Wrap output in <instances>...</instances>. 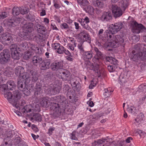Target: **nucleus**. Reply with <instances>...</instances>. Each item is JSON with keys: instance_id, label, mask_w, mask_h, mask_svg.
I'll list each match as a JSON object with an SVG mask.
<instances>
[{"instance_id": "obj_51", "label": "nucleus", "mask_w": 146, "mask_h": 146, "mask_svg": "<svg viewBox=\"0 0 146 146\" xmlns=\"http://www.w3.org/2000/svg\"><path fill=\"white\" fill-rule=\"evenodd\" d=\"M59 47L57 50V52L60 54H63L64 52L65 48L62 46L61 45Z\"/></svg>"}, {"instance_id": "obj_1", "label": "nucleus", "mask_w": 146, "mask_h": 146, "mask_svg": "<svg viewBox=\"0 0 146 146\" xmlns=\"http://www.w3.org/2000/svg\"><path fill=\"white\" fill-rule=\"evenodd\" d=\"M51 100L56 102L57 103H54L52 106L53 110L52 111V114L54 117H58L60 115L61 110L66 112V110L68 107V103H66V99L62 95L52 98Z\"/></svg>"}, {"instance_id": "obj_19", "label": "nucleus", "mask_w": 146, "mask_h": 146, "mask_svg": "<svg viewBox=\"0 0 146 146\" xmlns=\"http://www.w3.org/2000/svg\"><path fill=\"white\" fill-rule=\"evenodd\" d=\"M25 80L22 79L20 77L17 79V87L20 90H23V89L26 88L25 86L28 84H26L25 83Z\"/></svg>"}, {"instance_id": "obj_55", "label": "nucleus", "mask_w": 146, "mask_h": 146, "mask_svg": "<svg viewBox=\"0 0 146 146\" xmlns=\"http://www.w3.org/2000/svg\"><path fill=\"white\" fill-rule=\"evenodd\" d=\"M60 46V44L59 43H55L52 44V46L54 49H58Z\"/></svg>"}, {"instance_id": "obj_9", "label": "nucleus", "mask_w": 146, "mask_h": 146, "mask_svg": "<svg viewBox=\"0 0 146 146\" xmlns=\"http://www.w3.org/2000/svg\"><path fill=\"white\" fill-rule=\"evenodd\" d=\"M123 23L121 22L115 23L114 24H111L110 26L109 29L112 32V34H114L117 33L120 31L123 27Z\"/></svg>"}, {"instance_id": "obj_28", "label": "nucleus", "mask_w": 146, "mask_h": 146, "mask_svg": "<svg viewBox=\"0 0 146 146\" xmlns=\"http://www.w3.org/2000/svg\"><path fill=\"white\" fill-rule=\"evenodd\" d=\"M12 57L15 60H19L20 58L21 54L17 50L11 52Z\"/></svg>"}, {"instance_id": "obj_43", "label": "nucleus", "mask_w": 146, "mask_h": 146, "mask_svg": "<svg viewBox=\"0 0 146 146\" xmlns=\"http://www.w3.org/2000/svg\"><path fill=\"white\" fill-rule=\"evenodd\" d=\"M46 30V29L45 27L42 25L40 26V27H39L38 29H37L38 32L42 34L45 32Z\"/></svg>"}, {"instance_id": "obj_17", "label": "nucleus", "mask_w": 146, "mask_h": 146, "mask_svg": "<svg viewBox=\"0 0 146 146\" xmlns=\"http://www.w3.org/2000/svg\"><path fill=\"white\" fill-rule=\"evenodd\" d=\"M1 38L2 41L5 42L7 43H10L13 39L11 35L8 33L2 34L1 36Z\"/></svg>"}, {"instance_id": "obj_36", "label": "nucleus", "mask_w": 146, "mask_h": 146, "mask_svg": "<svg viewBox=\"0 0 146 146\" xmlns=\"http://www.w3.org/2000/svg\"><path fill=\"white\" fill-rule=\"evenodd\" d=\"M78 21L84 28L86 29H89V27H88L87 24L86 25V24L85 23V22L84 19H79L78 20Z\"/></svg>"}, {"instance_id": "obj_42", "label": "nucleus", "mask_w": 146, "mask_h": 146, "mask_svg": "<svg viewBox=\"0 0 146 146\" xmlns=\"http://www.w3.org/2000/svg\"><path fill=\"white\" fill-rule=\"evenodd\" d=\"M127 110L129 112L131 113H133L134 114H135V113H136L137 110L133 106H131L129 108H128Z\"/></svg>"}, {"instance_id": "obj_6", "label": "nucleus", "mask_w": 146, "mask_h": 146, "mask_svg": "<svg viewBox=\"0 0 146 146\" xmlns=\"http://www.w3.org/2000/svg\"><path fill=\"white\" fill-rule=\"evenodd\" d=\"M10 59L9 50L7 49H5L0 54V64H5L9 61Z\"/></svg>"}, {"instance_id": "obj_37", "label": "nucleus", "mask_w": 146, "mask_h": 146, "mask_svg": "<svg viewBox=\"0 0 146 146\" xmlns=\"http://www.w3.org/2000/svg\"><path fill=\"white\" fill-rule=\"evenodd\" d=\"M144 117V115L142 113H140L137 116L136 118L135 119V121L137 123L140 124L142 121Z\"/></svg>"}, {"instance_id": "obj_12", "label": "nucleus", "mask_w": 146, "mask_h": 146, "mask_svg": "<svg viewBox=\"0 0 146 146\" xmlns=\"http://www.w3.org/2000/svg\"><path fill=\"white\" fill-rule=\"evenodd\" d=\"M44 89L45 91L49 95H54L59 92L60 88L59 87L52 88L51 86H48V87L45 86Z\"/></svg>"}, {"instance_id": "obj_41", "label": "nucleus", "mask_w": 146, "mask_h": 146, "mask_svg": "<svg viewBox=\"0 0 146 146\" xmlns=\"http://www.w3.org/2000/svg\"><path fill=\"white\" fill-rule=\"evenodd\" d=\"M31 48L32 50L35 51L36 53L39 54V48L35 44H31Z\"/></svg>"}, {"instance_id": "obj_33", "label": "nucleus", "mask_w": 146, "mask_h": 146, "mask_svg": "<svg viewBox=\"0 0 146 146\" xmlns=\"http://www.w3.org/2000/svg\"><path fill=\"white\" fill-rule=\"evenodd\" d=\"M12 14L14 15H18L20 13V7H14L12 9Z\"/></svg>"}, {"instance_id": "obj_63", "label": "nucleus", "mask_w": 146, "mask_h": 146, "mask_svg": "<svg viewBox=\"0 0 146 146\" xmlns=\"http://www.w3.org/2000/svg\"><path fill=\"white\" fill-rule=\"evenodd\" d=\"M60 27L62 29H67L69 28V27L67 24L66 23H64L61 24Z\"/></svg>"}, {"instance_id": "obj_21", "label": "nucleus", "mask_w": 146, "mask_h": 146, "mask_svg": "<svg viewBox=\"0 0 146 146\" xmlns=\"http://www.w3.org/2000/svg\"><path fill=\"white\" fill-rule=\"evenodd\" d=\"M71 82L72 83V86L74 88V89L76 91L78 92L81 88V86L79 82L76 80L75 81H71Z\"/></svg>"}, {"instance_id": "obj_7", "label": "nucleus", "mask_w": 146, "mask_h": 146, "mask_svg": "<svg viewBox=\"0 0 146 146\" xmlns=\"http://www.w3.org/2000/svg\"><path fill=\"white\" fill-rule=\"evenodd\" d=\"M34 24L31 22L26 23L23 27V32L21 33L22 37L27 35L28 33H30L33 30Z\"/></svg>"}, {"instance_id": "obj_14", "label": "nucleus", "mask_w": 146, "mask_h": 146, "mask_svg": "<svg viewBox=\"0 0 146 146\" xmlns=\"http://www.w3.org/2000/svg\"><path fill=\"white\" fill-rule=\"evenodd\" d=\"M61 76V78L65 80V81L68 80L71 81V75L69 72L65 69H62L60 72Z\"/></svg>"}, {"instance_id": "obj_38", "label": "nucleus", "mask_w": 146, "mask_h": 146, "mask_svg": "<svg viewBox=\"0 0 146 146\" xmlns=\"http://www.w3.org/2000/svg\"><path fill=\"white\" fill-rule=\"evenodd\" d=\"M117 67V66L114 65H111L108 66L107 68L110 72H113L115 70V69Z\"/></svg>"}, {"instance_id": "obj_61", "label": "nucleus", "mask_w": 146, "mask_h": 146, "mask_svg": "<svg viewBox=\"0 0 146 146\" xmlns=\"http://www.w3.org/2000/svg\"><path fill=\"white\" fill-rule=\"evenodd\" d=\"M110 62L112 65H114L117 66V61L115 58H113L110 61Z\"/></svg>"}, {"instance_id": "obj_53", "label": "nucleus", "mask_w": 146, "mask_h": 146, "mask_svg": "<svg viewBox=\"0 0 146 146\" xmlns=\"http://www.w3.org/2000/svg\"><path fill=\"white\" fill-rule=\"evenodd\" d=\"M3 75L0 74V87H1L2 85L5 84H3L5 82V80L4 79L3 77Z\"/></svg>"}, {"instance_id": "obj_30", "label": "nucleus", "mask_w": 146, "mask_h": 146, "mask_svg": "<svg viewBox=\"0 0 146 146\" xmlns=\"http://www.w3.org/2000/svg\"><path fill=\"white\" fill-rule=\"evenodd\" d=\"M146 46V45L144 44H138L135 45L134 46V48L137 51H142L144 50V48H145L144 47Z\"/></svg>"}, {"instance_id": "obj_39", "label": "nucleus", "mask_w": 146, "mask_h": 146, "mask_svg": "<svg viewBox=\"0 0 146 146\" xmlns=\"http://www.w3.org/2000/svg\"><path fill=\"white\" fill-rule=\"evenodd\" d=\"M8 140V139L7 138H6L4 139V142H3L1 145H2V146H9V145H11V143L10 142H11L10 140H8Z\"/></svg>"}, {"instance_id": "obj_59", "label": "nucleus", "mask_w": 146, "mask_h": 146, "mask_svg": "<svg viewBox=\"0 0 146 146\" xmlns=\"http://www.w3.org/2000/svg\"><path fill=\"white\" fill-rule=\"evenodd\" d=\"M21 91L23 92L24 94L25 95H26L27 96L29 95L30 94V92L26 87L23 90Z\"/></svg>"}, {"instance_id": "obj_40", "label": "nucleus", "mask_w": 146, "mask_h": 146, "mask_svg": "<svg viewBox=\"0 0 146 146\" xmlns=\"http://www.w3.org/2000/svg\"><path fill=\"white\" fill-rule=\"evenodd\" d=\"M53 74L52 72L48 71L46 72L45 78L47 79H51L53 77Z\"/></svg>"}, {"instance_id": "obj_27", "label": "nucleus", "mask_w": 146, "mask_h": 146, "mask_svg": "<svg viewBox=\"0 0 146 146\" xmlns=\"http://www.w3.org/2000/svg\"><path fill=\"white\" fill-rule=\"evenodd\" d=\"M18 47L20 51H23L26 50L28 47L27 44L26 42H24L19 44Z\"/></svg>"}, {"instance_id": "obj_62", "label": "nucleus", "mask_w": 146, "mask_h": 146, "mask_svg": "<svg viewBox=\"0 0 146 146\" xmlns=\"http://www.w3.org/2000/svg\"><path fill=\"white\" fill-rule=\"evenodd\" d=\"M13 132V131H8V133H7V139L9 138H11L13 136V134L12 132Z\"/></svg>"}, {"instance_id": "obj_24", "label": "nucleus", "mask_w": 146, "mask_h": 146, "mask_svg": "<svg viewBox=\"0 0 146 146\" xmlns=\"http://www.w3.org/2000/svg\"><path fill=\"white\" fill-rule=\"evenodd\" d=\"M7 86V90L9 89L13 90L15 87V84L14 81L12 80H9L7 82V85L5 84Z\"/></svg>"}, {"instance_id": "obj_47", "label": "nucleus", "mask_w": 146, "mask_h": 146, "mask_svg": "<svg viewBox=\"0 0 146 146\" xmlns=\"http://www.w3.org/2000/svg\"><path fill=\"white\" fill-rule=\"evenodd\" d=\"M83 40H86L89 42H90V38L89 35L88 34H85L83 36Z\"/></svg>"}, {"instance_id": "obj_64", "label": "nucleus", "mask_w": 146, "mask_h": 146, "mask_svg": "<svg viewBox=\"0 0 146 146\" xmlns=\"http://www.w3.org/2000/svg\"><path fill=\"white\" fill-rule=\"evenodd\" d=\"M74 91H73V90H71V89L69 90L68 92L67 93V95H73V94H74Z\"/></svg>"}, {"instance_id": "obj_20", "label": "nucleus", "mask_w": 146, "mask_h": 146, "mask_svg": "<svg viewBox=\"0 0 146 146\" xmlns=\"http://www.w3.org/2000/svg\"><path fill=\"white\" fill-rule=\"evenodd\" d=\"M42 86L40 83L37 82L35 86V95L36 96L40 94L42 92Z\"/></svg>"}, {"instance_id": "obj_31", "label": "nucleus", "mask_w": 146, "mask_h": 146, "mask_svg": "<svg viewBox=\"0 0 146 146\" xmlns=\"http://www.w3.org/2000/svg\"><path fill=\"white\" fill-rule=\"evenodd\" d=\"M14 143L15 145L19 144V146H21L23 144L24 145L25 143V142L20 137H17L15 139Z\"/></svg>"}, {"instance_id": "obj_60", "label": "nucleus", "mask_w": 146, "mask_h": 146, "mask_svg": "<svg viewBox=\"0 0 146 146\" xmlns=\"http://www.w3.org/2000/svg\"><path fill=\"white\" fill-rule=\"evenodd\" d=\"M70 89V87L68 85H65L63 88V91L65 93H67Z\"/></svg>"}, {"instance_id": "obj_18", "label": "nucleus", "mask_w": 146, "mask_h": 146, "mask_svg": "<svg viewBox=\"0 0 146 146\" xmlns=\"http://www.w3.org/2000/svg\"><path fill=\"white\" fill-rule=\"evenodd\" d=\"M143 52H139L137 53V57L136 55H134L135 59H140L143 60L146 59V48H144V50H142Z\"/></svg>"}, {"instance_id": "obj_13", "label": "nucleus", "mask_w": 146, "mask_h": 146, "mask_svg": "<svg viewBox=\"0 0 146 146\" xmlns=\"http://www.w3.org/2000/svg\"><path fill=\"white\" fill-rule=\"evenodd\" d=\"M112 19V15L110 11L104 12L100 17V20L103 21H109Z\"/></svg>"}, {"instance_id": "obj_4", "label": "nucleus", "mask_w": 146, "mask_h": 146, "mask_svg": "<svg viewBox=\"0 0 146 146\" xmlns=\"http://www.w3.org/2000/svg\"><path fill=\"white\" fill-rule=\"evenodd\" d=\"M23 76L26 84H28L31 80L33 82H36L38 79V73L34 69L28 70Z\"/></svg>"}, {"instance_id": "obj_49", "label": "nucleus", "mask_w": 146, "mask_h": 146, "mask_svg": "<svg viewBox=\"0 0 146 146\" xmlns=\"http://www.w3.org/2000/svg\"><path fill=\"white\" fill-rule=\"evenodd\" d=\"M17 47H18V46H17L15 44H12L10 46V48L11 50V52H13L17 50Z\"/></svg>"}, {"instance_id": "obj_52", "label": "nucleus", "mask_w": 146, "mask_h": 146, "mask_svg": "<svg viewBox=\"0 0 146 146\" xmlns=\"http://www.w3.org/2000/svg\"><path fill=\"white\" fill-rule=\"evenodd\" d=\"M119 81H120L121 83L123 84L126 82V79L125 77H124L122 75H120L119 77Z\"/></svg>"}, {"instance_id": "obj_58", "label": "nucleus", "mask_w": 146, "mask_h": 146, "mask_svg": "<svg viewBox=\"0 0 146 146\" xmlns=\"http://www.w3.org/2000/svg\"><path fill=\"white\" fill-rule=\"evenodd\" d=\"M135 131L136 133H138V134L139 135L140 137H142V136L144 135V134L145 133L143 131H142L137 129L135 130Z\"/></svg>"}, {"instance_id": "obj_48", "label": "nucleus", "mask_w": 146, "mask_h": 146, "mask_svg": "<svg viewBox=\"0 0 146 146\" xmlns=\"http://www.w3.org/2000/svg\"><path fill=\"white\" fill-rule=\"evenodd\" d=\"M26 18L31 21H33L35 20V17L32 16L30 13L26 15Z\"/></svg>"}, {"instance_id": "obj_54", "label": "nucleus", "mask_w": 146, "mask_h": 146, "mask_svg": "<svg viewBox=\"0 0 146 146\" xmlns=\"http://www.w3.org/2000/svg\"><path fill=\"white\" fill-rule=\"evenodd\" d=\"M7 17V14L6 12L0 13V19H3Z\"/></svg>"}, {"instance_id": "obj_50", "label": "nucleus", "mask_w": 146, "mask_h": 146, "mask_svg": "<svg viewBox=\"0 0 146 146\" xmlns=\"http://www.w3.org/2000/svg\"><path fill=\"white\" fill-rule=\"evenodd\" d=\"M87 11L89 13L92 14L94 12V9L90 5H89L87 7Z\"/></svg>"}, {"instance_id": "obj_11", "label": "nucleus", "mask_w": 146, "mask_h": 146, "mask_svg": "<svg viewBox=\"0 0 146 146\" xmlns=\"http://www.w3.org/2000/svg\"><path fill=\"white\" fill-rule=\"evenodd\" d=\"M111 8L114 17L115 18L119 17L122 15L123 11L119 7L114 5H112Z\"/></svg>"}, {"instance_id": "obj_10", "label": "nucleus", "mask_w": 146, "mask_h": 146, "mask_svg": "<svg viewBox=\"0 0 146 146\" xmlns=\"http://www.w3.org/2000/svg\"><path fill=\"white\" fill-rule=\"evenodd\" d=\"M21 18L12 17L7 20V25L9 27H15L17 26L20 23Z\"/></svg>"}, {"instance_id": "obj_44", "label": "nucleus", "mask_w": 146, "mask_h": 146, "mask_svg": "<svg viewBox=\"0 0 146 146\" xmlns=\"http://www.w3.org/2000/svg\"><path fill=\"white\" fill-rule=\"evenodd\" d=\"M112 92V91L110 90V88L106 89L104 90V94L105 96L108 97L111 95Z\"/></svg>"}, {"instance_id": "obj_16", "label": "nucleus", "mask_w": 146, "mask_h": 146, "mask_svg": "<svg viewBox=\"0 0 146 146\" xmlns=\"http://www.w3.org/2000/svg\"><path fill=\"white\" fill-rule=\"evenodd\" d=\"M63 62L62 61H55L52 64L51 68L53 71L57 70L59 69H61L63 67Z\"/></svg>"}, {"instance_id": "obj_26", "label": "nucleus", "mask_w": 146, "mask_h": 146, "mask_svg": "<svg viewBox=\"0 0 146 146\" xmlns=\"http://www.w3.org/2000/svg\"><path fill=\"white\" fill-rule=\"evenodd\" d=\"M94 50L96 52V56H97V59H102L104 58V55L102 53L97 47L94 48Z\"/></svg>"}, {"instance_id": "obj_57", "label": "nucleus", "mask_w": 146, "mask_h": 146, "mask_svg": "<svg viewBox=\"0 0 146 146\" xmlns=\"http://www.w3.org/2000/svg\"><path fill=\"white\" fill-rule=\"evenodd\" d=\"M78 48L80 50V51L82 52H84L83 43L80 42L78 44Z\"/></svg>"}, {"instance_id": "obj_2", "label": "nucleus", "mask_w": 146, "mask_h": 146, "mask_svg": "<svg viewBox=\"0 0 146 146\" xmlns=\"http://www.w3.org/2000/svg\"><path fill=\"white\" fill-rule=\"evenodd\" d=\"M5 84L3 85L0 87L1 93L3 94L5 98L12 105L18 109L19 108L18 106L19 100L21 98V94L19 91L16 90L13 92L12 94L10 92H8Z\"/></svg>"}, {"instance_id": "obj_29", "label": "nucleus", "mask_w": 146, "mask_h": 146, "mask_svg": "<svg viewBox=\"0 0 146 146\" xmlns=\"http://www.w3.org/2000/svg\"><path fill=\"white\" fill-rule=\"evenodd\" d=\"M52 102H50L47 99L43 98L41 101L40 104L41 106L44 107H48L50 105Z\"/></svg>"}, {"instance_id": "obj_22", "label": "nucleus", "mask_w": 146, "mask_h": 146, "mask_svg": "<svg viewBox=\"0 0 146 146\" xmlns=\"http://www.w3.org/2000/svg\"><path fill=\"white\" fill-rule=\"evenodd\" d=\"M120 5L121 9L124 11L128 7L129 4V2L128 0H123L121 1Z\"/></svg>"}, {"instance_id": "obj_15", "label": "nucleus", "mask_w": 146, "mask_h": 146, "mask_svg": "<svg viewBox=\"0 0 146 146\" xmlns=\"http://www.w3.org/2000/svg\"><path fill=\"white\" fill-rule=\"evenodd\" d=\"M24 69L21 66H18L16 67L15 69V73L17 76H18V78L20 77L24 80L23 76L25 75Z\"/></svg>"}, {"instance_id": "obj_45", "label": "nucleus", "mask_w": 146, "mask_h": 146, "mask_svg": "<svg viewBox=\"0 0 146 146\" xmlns=\"http://www.w3.org/2000/svg\"><path fill=\"white\" fill-rule=\"evenodd\" d=\"M77 1L78 4L83 6L87 5L88 3L87 0H77Z\"/></svg>"}, {"instance_id": "obj_34", "label": "nucleus", "mask_w": 146, "mask_h": 146, "mask_svg": "<svg viewBox=\"0 0 146 146\" xmlns=\"http://www.w3.org/2000/svg\"><path fill=\"white\" fill-rule=\"evenodd\" d=\"M32 119H35L36 121H40L41 120V117L39 113H36L33 114Z\"/></svg>"}, {"instance_id": "obj_8", "label": "nucleus", "mask_w": 146, "mask_h": 146, "mask_svg": "<svg viewBox=\"0 0 146 146\" xmlns=\"http://www.w3.org/2000/svg\"><path fill=\"white\" fill-rule=\"evenodd\" d=\"M131 26L132 27L133 32L135 33H139L140 32H144L145 30V28H146L142 24H138L135 21H133Z\"/></svg>"}, {"instance_id": "obj_25", "label": "nucleus", "mask_w": 146, "mask_h": 146, "mask_svg": "<svg viewBox=\"0 0 146 146\" xmlns=\"http://www.w3.org/2000/svg\"><path fill=\"white\" fill-rule=\"evenodd\" d=\"M106 140V139H102L98 140L97 141H95L92 144L93 146H95L96 145H99L100 146H106L104 144Z\"/></svg>"}, {"instance_id": "obj_35", "label": "nucleus", "mask_w": 146, "mask_h": 146, "mask_svg": "<svg viewBox=\"0 0 146 146\" xmlns=\"http://www.w3.org/2000/svg\"><path fill=\"white\" fill-rule=\"evenodd\" d=\"M84 54L86 58L88 59H91L93 57L92 52L91 51L84 52Z\"/></svg>"}, {"instance_id": "obj_3", "label": "nucleus", "mask_w": 146, "mask_h": 146, "mask_svg": "<svg viewBox=\"0 0 146 146\" xmlns=\"http://www.w3.org/2000/svg\"><path fill=\"white\" fill-rule=\"evenodd\" d=\"M51 60L48 58L43 59L40 56L36 55L33 57L32 62L35 66H39L42 70H45L50 68Z\"/></svg>"}, {"instance_id": "obj_5", "label": "nucleus", "mask_w": 146, "mask_h": 146, "mask_svg": "<svg viewBox=\"0 0 146 146\" xmlns=\"http://www.w3.org/2000/svg\"><path fill=\"white\" fill-rule=\"evenodd\" d=\"M126 38L124 35H116L113 37L110 42L111 46L112 47L116 48L119 45H121L124 47L125 44Z\"/></svg>"}, {"instance_id": "obj_56", "label": "nucleus", "mask_w": 146, "mask_h": 146, "mask_svg": "<svg viewBox=\"0 0 146 146\" xmlns=\"http://www.w3.org/2000/svg\"><path fill=\"white\" fill-rule=\"evenodd\" d=\"M76 132L75 131H73L71 134V139L75 140H77L78 138L76 136Z\"/></svg>"}, {"instance_id": "obj_23", "label": "nucleus", "mask_w": 146, "mask_h": 146, "mask_svg": "<svg viewBox=\"0 0 146 146\" xmlns=\"http://www.w3.org/2000/svg\"><path fill=\"white\" fill-rule=\"evenodd\" d=\"M93 5L96 7H98L101 8H103L105 7L104 2L100 0H97L93 3Z\"/></svg>"}, {"instance_id": "obj_46", "label": "nucleus", "mask_w": 146, "mask_h": 146, "mask_svg": "<svg viewBox=\"0 0 146 146\" xmlns=\"http://www.w3.org/2000/svg\"><path fill=\"white\" fill-rule=\"evenodd\" d=\"M20 13L23 15L27 14L28 13L29 11L26 8H23V7H20Z\"/></svg>"}, {"instance_id": "obj_32", "label": "nucleus", "mask_w": 146, "mask_h": 146, "mask_svg": "<svg viewBox=\"0 0 146 146\" xmlns=\"http://www.w3.org/2000/svg\"><path fill=\"white\" fill-rule=\"evenodd\" d=\"M32 53L29 51L25 52L23 55V59L26 60H28L32 56Z\"/></svg>"}]
</instances>
